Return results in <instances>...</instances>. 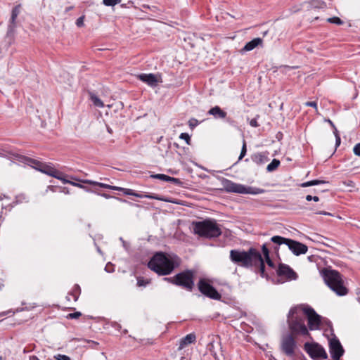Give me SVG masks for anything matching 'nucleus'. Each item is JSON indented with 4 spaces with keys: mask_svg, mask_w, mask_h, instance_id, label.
<instances>
[{
    "mask_svg": "<svg viewBox=\"0 0 360 360\" xmlns=\"http://www.w3.org/2000/svg\"><path fill=\"white\" fill-rule=\"evenodd\" d=\"M193 232L200 237L212 238L219 237L221 234L219 225L213 219L193 221Z\"/></svg>",
    "mask_w": 360,
    "mask_h": 360,
    "instance_id": "39448f33",
    "label": "nucleus"
},
{
    "mask_svg": "<svg viewBox=\"0 0 360 360\" xmlns=\"http://www.w3.org/2000/svg\"><path fill=\"white\" fill-rule=\"evenodd\" d=\"M196 339L195 335L193 333H189L186 335L184 338L181 339L179 349H182L186 345L191 344L195 342Z\"/></svg>",
    "mask_w": 360,
    "mask_h": 360,
    "instance_id": "412c9836",
    "label": "nucleus"
},
{
    "mask_svg": "<svg viewBox=\"0 0 360 360\" xmlns=\"http://www.w3.org/2000/svg\"><path fill=\"white\" fill-rule=\"evenodd\" d=\"M262 253L264 255V258H266V257L269 258V257H270L269 256V248L267 247V244H264L262 246Z\"/></svg>",
    "mask_w": 360,
    "mask_h": 360,
    "instance_id": "c9c22d12",
    "label": "nucleus"
},
{
    "mask_svg": "<svg viewBox=\"0 0 360 360\" xmlns=\"http://www.w3.org/2000/svg\"><path fill=\"white\" fill-rule=\"evenodd\" d=\"M131 189L122 188V192L126 195H130Z\"/></svg>",
    "mask_w": 360,
    "mask_h": 360,
    "instance_id": "8fccbe9b",
    "label": "nucleus"
},
{
    "mask_svg": "<svg viewBox=\"0 0 360 360\" xmlns=\"http://www.w3.org/2000/svg\"><path fill=\"white\" fill-rule=\"evenodd\" d=\"M327 22L339 25L343 24V21L340 18L336 16L328 18Z\"/></svg>",
    "mask_w": 360,
    "mask_h": 360,
    "instance_id": "c756f323",
    "label": "nucleus"
},
{
    "mask_svg": "<svg viewBox=\"0 0 360 360\" xmlns=\"http://www.w3.org/2000/svg\"><path fill=\"white\" fill-rule=\"evenodd\" d=\"M271 241L278 245L282 244L286 245L295 255L305 254L308 250V248L306 245L297 240L286 238L280 236H274L271 237Z\"/></svg>",
    "mask_w": 360,
    "mask_h": 360,
    "instance_id": "0eeeda50",
    "label": "nucleus"
},
{
    "mask_svg": "<svg viewBox=\"0 0 360 360\" xmlns=\"http://www.w3.org/2000/svg\"><path fill=\"white\" fill-rule=\"evenodd\" d=\"M6 196L4 194H0V200H3Z\"/></svg>",
    "mask_w": 360,
    "mask_h": 360,
    "instance_id": "69168bd1",
    "label": "nucleus"
},
{
    "mask_svg": "<svg viewBox=\"0 0 360 360\" xmlns=\"http://www.w3.org/2000/svg\"><path fill=\"white\" fill-rule=\"evenodd\" d=\"M84 15L78 18L76 20V25L79 27H82L84 25Z\"/></svg>",
    "mask_w": 360,
    "mask_h": 360,
    "instance_id": "37998d69",
    "label": "nucleus"
},
{
    "mask_svg": "<svg viewBox=\"0 0 360 360\" xmlns=\"http://www.w3.org/2000/svg\"><path fill=\"white\" fill-rule=\"evenodd\" d=\"M150 177L153 179H157L163 181H168L169 176L164 174H151Z\"/></svg>",
    "mask_w": 360,
    "mask_h": 360,
    "instance_id": "c85d7f7f",
    "label": "nucleus"
},
{
    "mask_svg": "<svg viewBox=\"0 0 360 360\" xmlns=\"http://www.w3.org/2000/svg\"><path fill=\"white\" fill-rule=\"evenodd\" d=\"M304 349L313 359L319 360L321 359H328V354L325 349L317 342L304 343Z\"/></svg>",
    "mask_w": 360,
    "mask_h": 360,
    "instance_id": "9d476101",
    "label": "nucleus"
},
{
    "mask_svg": "<svg viewBox=\"0 0 360 360\" xmlns=\"http://www.w3.org/2000/svg\"><path fill=\"white\" fill-rule=\"evenodd\" d=\"M246 153H247L246 142L245 140H243L240 154L238 158V161L241 160L245 157V155H246Z\"/></svg>",
    "mask_w": 360,
    "mask_h": 360,
    "instance_id": "2f4dec72",
    "label": "nucleus"
},
{
    "mask_svg": "<svg viewBox=\"0 0 360 360\" xmlns=\"http://www.w3.org/2000/svg\"><path fill=\"white\" fill-rule=\"evenodd\" d=\"M82 316V313L79 311H77L75 313H70L67 315V318L69 319H75L80 317Z\"/></svg>",
    "mask_w": 360,
    "mask_h": 360,
    "instance_id": "4c0bfd02",
    "label": "nucleus"
},
{
    "mask_svg": "<svg viewBox=\"0 0 360 360\" xmlns=\"http://www.w3.org/2000/svg\"><path fill=\"white\" fill-rule=\"evenodd\" d=\"M81 181L84 184L92 185V186H98V187L103 188H106V189L110 190V188H111V185L104 184V183H100V182L93 181V180L82 179Z\"/></svg>",
    "mask_w": 360,
    "mask_h": 360,
    "instance_id": "5701e85b",
    "label": "nucleus"
},
{
    "mask_svg": "<svg viewBox=\"0 0 360 360\" xmlns=\"http://www.w3.org/2000/svg\"><path fill=\"white\" fill-rule=\"evenodd\" d=\"M71 179H74V180H77L79 182H75V181H73V182H71V185L74 186H76V187H78V188H80L82 189H84L85 191L86 192H89V193H93L94 190L84 186L81 180L79 179H76L75 177L74 176H71Z\"/></svg>",
    "mask_w": 360,
    "mask_h": 360,
    "instance_id": "393cba45",
    "label": "nucleus"
},
{
    "mask_svg": "<svg viewBox=\"0 0 360 360\" xmlns=\"http://www.w3.org/2000/svg\"><path fill=\"white\" fill-rule=\"evenodd\" d=\"M221 184L224 189L228 193L243 194L245 185L235 183L229 179H223Z\"/></svg>",
    "mask_w": 360,
    "mask_h": 360,
    "instance_id": "2eb2a0df",
    "label": "nucleus"
},
{
    "mask_svg": "<svg viewBox=\"0 0 360 360\" xmlns=\"http://www.w3.org/2000/svg\"><path fill=\"white\" fill-rule=\"evenodd\" d=\"M306 316V321L310 330H319L322 317L319 315L313 308L309 307H303Z\"/></svg>",
    "mask_w": 360,
    "mask_h": 360,
    "instance_id": "f8f14e48",
    "label": "nucleus"
},
{
    "mask_svg": "<svg viewBox=\"0 0 360 360\" xmlns=\"http://www.w3.org/2000/svg\"><path fill=\"white\" fill-rule=\"evenodd\" d=\"M251 160L257 165H261L269 160L268 153H255L251 155Z\"/></svg>",
    "mask_w": 360,
    "mask_h": 360,
    "instance_id": "a211bd4d",
    "label": "nucleus"
},
{
    "mask_svg": "<svg viewBox=\"0 0 360 360\" xmlns=\"http://www.w3.org/2000/svg\"><path fill=\"white\" fill-rule=\"evenodd\" d=\"M80 292H81V289H80L79 285L77 284H75L72 290V292L68 294V296L67 297V298L68 300H70L69 296L71 295V296H72L74 300L76 302L79 298Z\"/></svg>",
    "mask_w": 360,
    "mask_h": 360,
    "instance_id": "a878e982",
    "label": "nucleus"
},
{
    "mask_svg": "<svg viewBox=\"0 0 360 360\" xmlns=\"http://www.w3.org/2000/svg\"><path fill=\"white\" fill-rule=\"evenodd\" d=\"M144 197L146 198H148V199H155V200H161V201L169 202V200L165 199V198L158 195H155V194H153V193H149V194L144 195Z\"/></svg>",
    "mask_w": 360,
    "mask_h": 360,
    "instance_id": "cd10ccee",
    "label": "nucleus"
},
{
    "mask_svg": "<svg viewBox=\"0 0 360 360\" xmlns=\"http://www.w3.org/2000/svg\"><path fill=\"white\" fill-rule=\"evenodd\" d=\"M175 285L191 292L194 288V271L185 270L175 275Z\"/></svg>",
    "mask_w": 360,
    "mask_h": 360,
    "instance_id": "6e6552de",
    "label": "nucleus"
},
{
    "mask_svg": "<svg viewBox=\"0 0 360 360\" xmlns=\"http://www.w3.org/2000/svg\"><path fill=\"white\" fill-rule=\"evenodd\" d=\"M229 257L232 262L243 268L257 267L258 273L262 278L267 280L269 278V273L266 271L264 260L257 249L250 248L248 251L231 250Z\"/></svg>",
    "mask_w": 360,
    "mask_h": 360,
    "instance_id": "f257e3e1",
    "label": "nucleus"
},
{
    "mask_svg": "<svg viewBox=\"0 0 360 360\" xmlns=\"http://www.w3.org/2000/svg\"><path fill=\"white\" fill-rule=\"evenodd\" d=\"M250 126L253 127H257L259 126V124L257 121V119L254 118V119H252L250 122Z\"/></svg>",
    "mask_w": 360,
    "mask_h": 360,
    "instance_id": "09e8293b",
    "label": "nucleus"
},
{
    "mask_svg": "<svg viewBox=\"0 0 360 360\" xmlns=\"http://www.w3.org/2000/svg\"><path fill=\"white\" fill-rule=\"evenodd\" d=\"M198 288L199 291L205 296L214 300H220L221 295L217 289L206 279L200 278L198 283Z\"/></svg>",
    "mask_w": 360,
    "mask_h": 360,
    "instance_id": "1a4fd4ad",
    "label": "nucleus"
},
{
    "mask_svg": "<svg viewBox=\"0 0 360 360\" xmlns=\"http://www.w3.org/2000/svg\"><path fill=\"white\" fill-rule=\"evenodd\" d=\"M305 105L314 108L317 110V103L316 101H307L305 103Z\"/></svg>",
    "mask_w": 360,
    "mask_h": 360,
    "instance_id": "a18cd8bd",
    "label": "nucleus"
},
{
    "mask_svg": "<svg viewBox=\"0 0 360 360\" xmlns=\"http://www.w3.org/2000/svg\"><path fill=\"white\" fill-rule=\"evenodd\" d=\"M137 194H138V193H136L134 190L131 191L130 195L136 196V195H137Z\"/></svg>",
    "mask_w": 360,
    "mask_h": 360,
    "instance_id": "338daca9",
    "label": "nucleus"
},
{
    "mask_svg": "<svg viewBox=\"0 0 360 360\" xmlns=\"http://www.w3.org/2000/svg\"><path fill=\"white\" fill-rule=\"evenodd\" d=\"M89 95L94 106L98 108H103L104 106L103 101L94 92L89 91Z\"/></svg>",
    "mask_w": 360,
    "mask_h": 360,
    "instance_id": "b1692460",
    "label": "nucleus"
},
{
    "mask_svg": "<svg viewBox=\"0 0 360 360\" xmlns=\"http://www.w3.org/2000/svg\"><path fill=\"white\" fill-rule=\"evenodd\" d=\"M56 360H71V359L65 354H58L54 356Z\"/></svg>",
    "mask_w": 360,
    "mask_h": 360,
    "instance_id": "ea45409f",
    "label": "nucleus"
},
{
    "mask_svg": "<svg viewBox=\"0 0 360 360\" xmlns=\"http://www.w3.org/2000/svg\"><path fill=\"white\" fill-rule=\"evenodd\" d=\"M136 197L139 198H145L144 195L141 194V193H138L137 195H136Z\"/></svg>",
    "mask_w": 360,
    "mask_h": 360,
    "instance_id": "0e129e2a",
    "label": "nucleus"
},
{
    "mask_svg": "<svg viewBox=\"0 0 360 360\" xmlns=\"http://www.w3.org/2000/svg\"><path fill=\"white\" fill-rule=\"evenodd\" d=\"M319 214H323V215H330V213L325 212V211H321L317 212Z\"/></svg>",
    "mask_w": 360,
    "mask_h": 360,
    "instance_id": "6e6d98bb",
    "label": "nucleus"
},
{
    "mask_svg": "<svg viewBox=\"0 0 360 360\" xmlns=\"http://www.w3.org/2000/svg\"><path fill=\"white\" fill-rule=\"evenodd\" d=\"M30 360H39V359L36 356H30Z\"/></svg>",
    "mask_w": 360,
    "mask_h": 360,
    "instance_id": "052dcab7",
    "label": "nucleus"
},
{
    "mask_svg": "<svg viewBox=\"0 0 360 360\" xmlns=\"http://www.w3.org/2000/svg\"><path fill=\"white\" fill-rule=\"evenodd\" d=\"M329 352L333 360H340L344 354L345 350L336 337L329 340Z\"/></svg>",
    "mask_w": 360,
    "mask_h": 360,
    "instance_id": "ddd939ff",
    "label": "nucleus"
},
{
    "mask_svg": "<svg viewBox=\"0 0 360 360\" xmlns=\"http://www.w3.org/2000/svg\"><path fill=\"white\" fill-rule=\"evenodd\" d=\"M179 259L171 257L162 252H156L148 263L150 269L161 276L170 274L179 266Z\"/></svg>",
    "mask_w": 360,
    "mask_h": 360,
    "instance_id": "f03ea898",
    "label": "nucleus"
},
{
    "mask_svg": "<svg viewBox=\"0 0 360 360\" xmlns=\"http://www.w3.org/2000/svg\"><path fill=\"white\" fill-rule=\"evenodd\" d=\"M115 199H117V200H118L119 201H121V202H127V200H125V199H122V198H115Z\"/></svg>",
    "mask_w": 360,
    "mask_h": 360,
    "instance_id": "e2e57ef3",
    "label": "nucleus"
},
{
    "mask_svg": "<svg viewBox=\"0 0 360 360\" xmlns=\"http://www.w3.org/2000/svg\"><path fill=\"white\" fill-rule=\"evenodd\" d=\"M207 114L210 115H212L216 119H224L226 117L227 115L226 112L223 110L218 105L211 108L208 110Z\"/></svg>",
    "mask_w": 360,
    "mask_h": 360,
    "instance_id": "6ab92c4d",
    "label": "nucleus"
},
{
    "mask_svg": "<svg viewBox=\"0 0 360 360\" xmlns=\"http://www.w3.org/2000/svg\"><path fill=\"white\" fill-rule=\"evenodd\" d=\"M281 162L279 160L274 159L271 163H269L266 167V170L269 172H274L276 170L280 165Z\"/></svg>",
    "mask_w": 360,
    "mask_h": 360,
    "instance_id": "bb28decb",
    "label": "nucleus"
},
{
    "mask_svg": "<svg viewBox=\"0 0 360 360\" xmlns=\"http://www.w3.org/2000/svg\"><path fill=\"white\" fill-rule=\"evenodd\" d=\"M139 79L143 82L147 84L148 86L155 87L158 85V79L155 75L150 74H141L138 76Z\"/></svg>",
    "mask_w": 360,
    "mask_h": 360,
    "instance_id": "f3484780",
    "label": "nucleus"
},
{
    "mask_svg": "<svg viewBox=\"0 0 360 360\" xmlns=\"http://www.w3.org/2000/svg\"><path fill=\"white\" fill-rule=\"evenodd\" d=\"M326 181H325L323 180H311L312 186L326 184Z\"/></svg>",
    "mask_w": 360,
    "mask_h": 360,
    "instance_id": "de8ad7c7",
    "label": "nucleus"
},
{
    "mask_svg": "<svg viewBox=\"0 0 360 360\" xmlns=\"http://www.w3.org/2000/svg\"><path fill=\"white\" fill-rule=\"evenodd\" d=\"M21 5L18 4L15 6L11 11V16L8 25L7 35H10L13 33L16 26V19L20 14Z\"/></svg>",
    "mask_w": 360,
    "mask_h": 360,
    "instance_id": "dca6fc26",
    "label": "nucleus"
},
{
    "mask_svg": "<svg viewBox=\"0 0 360 360\" xmlns=\"http://www.w3.org/2000/svg\"><path fill=\"white\" fill-rule=\"evenodd\" d=\"M110 190L122 191V187L111 186Z\"/></svg>",
    "mask_w": 360,
    "mask_h": 360,
    "instance_id": "864d4df0",
    "label": "nucleus"
},
{
    "mask_svg": "<svg viewBox=\"0 0 360 360\" xmlns=\"http://www.w3.org/2000/svg\"><path fill=\"white\" fill-rule=\"evenodd\" d=\"M168 181L169 182H172V184H174L175 185H177V186H181L182 185V182H181V181L179 179L172 177V176H169Z\"/></svg>",
    "mask_w": 360,
    "mask_h": 360,
    "instance_id": "72a5a7b5",
    "label": "nucleus"
},
{
    "mask_svg": "<svg viewBox=\"0 0 360 360\" xmlns=\"http://www.w3.org/2000/svg\"><path fill=\"white\" fill-rule=\"evenodd\" d=\"M262 44V39L259 37L255 38L252 40L246 43L244 47L242 49V52L250 51L253 50L255 48Z\"/></svg>",
    "mask_w": 360,
    "mask_h": 360,
    "instance_id": "aec40b11",
    "label": "nucleus"
},
{
    "mask_svg": "<svg viewBox=\"0 0 360 360\" xmlns=\"http://www.w3.org/2000/svg\"><path fill=\"white\" fill-rule=\"evenodd\" d=\"M212 355L215 360H219V358L215 352L214 354H212Z\"/></svg>",
    "mask_w": 360,
    "mask_h": 360,
    "instance_id": "774afa93",
    "label": "nucleus"
},
{
    "mask_svg": "<svg viewBox=\"0 0 360 360\" xmlns=\"http://www.w3.org/2000/svg\"><path fill=\"white\" fill-rule=\"evenodd\" d=\"M163 279L172 284L175 285V276L173 277H165Z\"/></svg>",
    "mask_w": 360,
    "mask_h": 360,
    "instance_id": "49530a36",
    "label": "nucleus"
},
{
    "mask_svg": "<svg viewBox=\"0 0 360 360\" xmlns=\"http://www.w3.org/2000/svg\"><path fill=\"white\" fill-rule=\"evenodd\" d=\"M302 187H309L312 186L311 181H306L304 183H302L301 185Z\"/></svg>",
    "mask_w": 360,
    "mask_h": 360,
    "instance_id": "603ef678",
    "label": "nucleus"
},
{
    "mask_svg": "<svg viewBox=\"0 0 360 360\" xmlns=\"http://www.w3.org/2000/svg\"><path fill=\"white\" fill-rule=\"evenodd\" d=\"M321 276L325 283L338 296H344L348 293L342 279V276L337 270L324 268Z\"/></svg>",
    "mask_w": 360,
    "mask_h": 360,
    "instance_id": "20e7f679",
    "label": "nucleus"
},
{
    "mask_svg": "<svg viewBox=\"0 0 360 360\" xmlns=\"http://www.w3.org/2000/svg\"><path fill=\"white\" fill-rule=\"evenodd\" d=\"M340 136H336L335 137V145L336 146H338L340 144Z\"/></svg>",
    "mask_w": 360,
    "mask_h": 360,
    "instance_id": "5fc2aeb1",
    "label": "nucleus"
},
{
    "mask_svg": "<svg viewBox=\"0 0 360 360\" xmlns=\"http://www.w3.org/2000/svg\"><path fill=\"white\" fill-rule=\"evenodd\" d=\"M11 155L13 159L20 162L30 165L50 176H53L56 179H60L59 177L60 172L50 165L43 164L38 160L27 158L18 153H11Z\"/></svg>",
    "mask_w": 360,
    "mask_h": 360,
    "instance_id": "423d86ee",
    "label": "nucleus"
},
{
    "mask_svg": "<svg viewBox=\"0 0 360 360\" xmlns=\"http://www.w3.org/2000/svg\"><path fill=\"white\" fill-rule=\"evenodd\" d=\"M353 152L356 156L360 157V143H356L354 146Z\"/></svg>",
    "mask_w": 360,
    "mask_h": 360,
    "instance_id": "58836bf2",
    "label": "nucleus"
},
{
    "mask_svg": "<svg viewBox=\"0 0 360 360\" xmlns=\"http://www.w3.org/2000/svg\"><path fill=\"white\" fill-rule=\"evenodd\" d=\"M265 259V262H266L267 265L271 267V269H275L276 268V266L274 263V262L272 261V259L270 258V257H266L264 258Z\"/></svg>",
    "mask_w": 360,
    "mask_h": 360,
    "instance_id": "a19ab883",
    "label": "nucleus"
},
{
    "mask_svg": "<svg viewBox=\"0 0 360 360\" xmlns=\"http://www.w3.org/2000/svg\"><path fill=\"white\" fill-rule=\"evenodd\" d=\"M199 124V122L198 120L195 119V118H191L188 121V125L189 127L191 128V129H193L195 128V127H197L198 125Z\"/></svg>",
    "mask_w": 360,
    "mask_h": 360,
    "instance_id": "f704fd0d",
    "label": "nucleus"
},
{
    "mask_svg": "<svg viewBox=\"0 0 360 360\" xmlns=\"http://www.w3.org/2000/svg\"><path fill=\"white\" fill-rule=\"evenodd\" d=\"M121 2V0H103V4L106 6H113Z\"/></svg>",
    "mask_w": 360,
    "mask_h": 360,
    "instance_id": "7c9ffc66",
    "label": "nucleus"
},
{
    "mask_svg": "<svg viewBox=\"0 0 360 360\" xmlns=\"http://www.w3.org/2000/svg\"><path fill=\"white\" fill-rule=\"evenodd\" d=\"M333 129H334L333 133H334L335 136L336 137V136H340L336 127H335V128H333Z\"/></svg>",
    "mask_w": 360,
    "mask_h": 360,
    "instance_id": "bf43d9fd",
    "label": "nucleus"
},
{
    "mask_svg": "<svg viewBox=\"0 0 360 360\" xmlns=\"http://www.w3.org/2000/svg\"><path fill=\"white\" fill-rule=\"evenodd\" d=\"M93 193L98 195H101L106 199H109V198H112V196H111L110 195L108 194V193H100L98 191H97L96 190H94Z\"/></svg>",
    "mask_w": 360,
    "mask_h": 360,
    "instance_id": "79ce46f5",
    "label": "nucleus"
},
{
    "mask_svg": "<svg viewBox=\"0 0 360 360\" xmlns=\"http://www.w3.org/2000/svg\"><path fill=\"white\" fill-rule=\"evenodd\" d=\"M264 193H265V190L260 188L246 186H244L243 194L258 195V194H262Z\"/></svg>",
    "mask_w": 360,
    "mask_h": 360,
    "instance_id": "4be33fe9",
    "label": "nucleus"
},
{
    "mask_svg": "<svg viewBox=\"0 0 360 360\" xmlns=\"http://www.w3.org/2000/svg\"><path fill=\"white\" fill-rule=\"evenodd\" d=\"M149 283V281L148 280H146L143 277H138L137 278V285L138 286H146Z\"/></svg>",
    "mask_w": 360,
    "mask_h": 360,
    "instance_id": "473e14b6",
    "label": "nucleus"
},
{
    "mask_svg": "<svg viewBox=\"0 0 360 360\" xmlns=\"http://www.w3.org/2000/svg\"><path fill=\"white\" fill-rule=\"evenodd\" d=\"M312 197H313V196H311V195H307L306 196V200H307V201H311V200H312Z\"/></svg>",
    "mask_w": 360,
    "mask_h": 360,
    "instance_id": "13d9d810",
    "label": "nucleus"
},
{
    "mask_svg": "<svg viewBox=\"0 0 360 360\" xmlns=\"http://www.w3.org/2000/svg\"><path fill=\"white\" fill-rule=\"evenodd\" d=\"M105 270L108 272V273H110V272H112L114 271L113 268L112 267V265H110H110L109 264H108L105 267Z\"/></svg>",
    "mask_w": 360,
    "mask_h": 360,
    "instance_id": "3c124183",
    "label": "nucleus"
},
{
    "mask_svg": "<svg viewBox=\"0 0 360 360\" xmlns=\"http://www.w3.org/2000/svg\"><path fill=\"white\" fill-rule=\"evenodd\" d=\"M296 347L297 343L292 334L290 333L283 335L280 349L283 354L288 356L292 357L295 355Z\"/></svg>",
    "mask_w": 360,
    "mask_h": 360,
    "instance_id": "9b49d317",
    "label": "nucleus"
},
{
    "mask_svg": "<svg viewBox=\"0 0 360 360\" xmlns=\"http://www.w3.org/2000/svg\"><path fill=\"white\" fill-rule=\"evenodd\" d=\"M278 276L285 278L287 281H294L298 277L297 273L288 264L281 263L276 269Z\"/></svg>",
    "mask_w": 360,
    "mask_h": 360,
    "instance_id": "4468645a",
    "label": "nucleus"
},
{
    "mask_svg": "<svg viewBox=\"0 0 360 360\" xmlns=\"http://www.w3.org/2000/svg\"><path fill=\"white\" fill-rule=\"evenodd\" d=\"M312 200H314V202H318L319 201V198L318 196H313Z\"/></svg>",
    "mask_w": 360,
    "mask_h": 360,
    "instance_id": "680f3d73",
    "label": "nucleus"
},
{
    "mask_svg": "<svg viewBox=\"0 0 360 360\" xmlns=\"http://www.w3.org/2000/svg\"><path fill=\"white\" fill-rule=\"evenodd\" d=\"M327 122L330 124V125L333 127V128H335V124L334 123L330 120H327Z\"/></svg>",
    "mask_w": 360,
    "mask_h": 360,
    "instance_id": "4d7b16f0",
    "label": "nucleus"
},
{
    "mask_svg": "<svg viewBox=\"0 0 360 360\" xmlns=\"http://www.w3.org/2000/svg\"><path fill=\"white\" fill-rule=\"evenodd\" d=\"M179 138H180L181 139H184V140H185V141H186V143H187L188 145H189V144H190L191 137H190V136L188 135V134H187V133H181V134H180V136H179Z\"/></svg>",
    "mask_w": 360,
    "mask_h": 360,
    "instance_id": "e433bc0d",
    "label": "nucleus"
},
{
    "mask_svg": "<svg viewBox=\"0 0 360 360\" xmlns=\"http://www.w3.org/2000/svg\"><path fill=\"white\" fill-rule=\"evenodd\" d=\"M306 316L303 307L296 306L292 307L287 316V323L290 334L297 336H309L308 328L305 324Z\"/></svg>",
    "mask_w": 360,
    "mask_h": 360,
    "instance_id": "7ed1b4c3",
    "label": "nucleus"
},
{
    "mask_svg": "<svg viewBox=\"0 0 360 360\" xmlns=\"http://www.w3.org/2000/svg\"><path fill=\"white\" fill-rule=\"evenodd\" d=\"M59 177L60 179H58L59 180L62 181L63 184H71V182H73L72 181L68 180L65 178H64L63 174L60 172Z\"/></svg>",
    "mask_w": 360,
    "mask_h": 360,
    "instance_id": "c03bdc74",
    "label": "nucleus"
}]
</instances>
